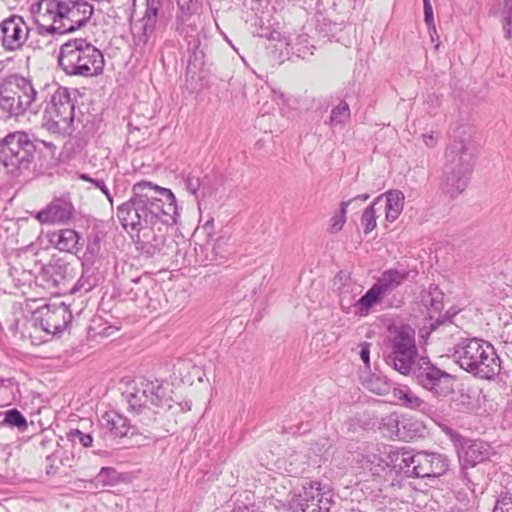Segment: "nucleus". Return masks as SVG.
I'll return each instance as SVG.
<instances>
[{"label":"nucleus","mask_w":512,"mask_h":512,"mask_svg":"<svg viewBox=\"0 0 512 512\" xmlns=\"http://www.w3.org/2000/svg\"><path fill=\"white\" fill-rule=\"evenodd\" d=\"M459 367L475 377L492 379L501 371V361L489 342L477 337H460L451 350Z\"/></svg>","instance_id":"obj_4"},{"label":"nucleus","mask_w":512,"mask_h":512,"mask_svg":"<svg viewBox=\"0 0 512 512\" xmlns=\"http://www.w3.org/2000/svg\"><path fill=\"white\" fill-rule=\"evenodd\" d=\"M3 423L8 425L9 427H16L20 431H25L27 429L26 418L17 409L8 410L5 413V418H4Z\"/></svg>","instance_id":"obj_36"},{"label":"nucleus","mask_w":512,"mask_h":512,"mask_svg":"<svg viewBox=\"0 0 512 512\" xmlns=\"http://www.w3.org/2000/svg\"><path fill=\"white\" fill-rule=\"evenodd\" d=\"M349 118V105L345 101H341L336 107L332 109L329 123L332 126L342 125L346 123Z\"/></svg>","instance_id":"obj_35"},{"label":"nucleus","mask_w":512,"mask_h":512,"mask_svg":"<svg viewBox=\"0 0 512 512\" xmlns=\"http://www.w3.org/2000/svg\"><path fill=\"white\" fill-rule=\"evenodd\" d=\"M412 424L397 413H391L381 419L379 430L381 434L389 439H397L407 441L414 437V433L410 430Z\"/></svg>","instance_id":"obj_21"},{"label":"nucleus","mask_w":512,"mask_h":512,"mask_svg":"<svg viewBox=\"0 0 512 512\" xmlns=\"http://www.w3.org/2000/svg\"><path fill=\"white\" fill-rule=\"evenodd\" d=\"M352 459L356 461L363 469H367L372 473H378V467L383 463L380 456V449L371 443H361L355 450L350 451Z\"/></svg>","instance_id":"obj_24"},{"label":"nucleus","mask_w":512,"mask_h":512,"mask_svg":"<svg viewBox=\"0 0 512 512\" xmlns=\"http://www.w3.org/2000/svg\"><path fill=\"white\" fill-rule=\"evenodd\" d=\"M101 192L106 196V198L109 201V203L111 205H113V197H112L108 187H105V190H102Z\"/></svg>","instance_id":"obj_49"},{"label":"nucleus","mask_w":512,"mask_h":512,"mask_svg":"<svg viewBox=\"0 0 512 512\" xmlns=\"http://www.w3.org/2000/svg\"><path fill=\"white\" fill-rule=\"evenodd\" d=\"M93 10L86 0H40L34 19L42 36L66 34L84 26Z\"/></svg>","instance_id":"obj_2"},{"label":"nucleus","mask_w":512,"mask_h":512,"mask_svg":"<svg viewBox=\"0 0 512 512\" xmlns=\"http://www.w3.org/2000/svg\"><path fill=\"white\" fill-rule=\"evenodd\" d=\"M165 0H147L146 10L144 15L134 21L131 25V32L133 36V44L140 52L147 46L149 40L154 34L156 23L159 16L162 14V8ZM178 5L177 19L181 22L178 30L183 33L184 28L182 24L189 20V18L196 11V0H176Z\"/></svg>","instance_id":"obj_7"},{"label":"nucleus","mask_w":512,"mask_h":512,"mask_svg":"<svg viewBox=\"0 0 512 512\" xmlns=\"http://www.w3.org/2000/svg\"><path fill=\"white\" fill-rule=\"evenodd\" d=\"M70 267L64 261L57 259L44 266L42 276L53 286L62 284L69 275Z\"/></svg>","instance_id":"obj_28"},{"label":"nucleus","mask_w":512,"mask_h":512,"mask_svg":"<svg viewBox=\"0 0 512 512\" xmlns=\"http://www.w3.org/2000/svg\"><path fill=\"white\" fill-rule=\"evenodd\" d=\"M101 192L106 196V198L109 201V203L111 205H113V197H112L108 187H105V190H102Z\"/></svg>","instance_id":"obj_48"},{"label":"nucleus","mask_w":512,"mask_h":512,"mask_svg":"<svg viewBox=\"0 0 512 512\" xmlns=\"http://www.w3.org/2000/svg\"><path fill=\"white\" fill-rule=\"evenodd\" d=\"M422 138H423L424 143L428 147H433L436 144V142H437V140L434 137L433 133L423 134Z\"/></svg>","instance_id":"obj_46"},{"label":"nucleus","mask_w":512,"mask_h":512,"mask_svg":"<svg viewBox=\"0 0 512 512\" xmlns=\"http://www.w3.org/2000/svg\"><path fill=\"white\" fill-rule=\"evenodd\" d=\"M384 195H380L364 210L361 217V225L365 233L371 232L376 227V211L378 206L382 207Z\"/></svg>","instance_id":"obj_33"},{"label":"nucleus","mask_w":512,"mask_h":512,"mask_svg":"<svg viewBox=\"0 0 512 512\" xmlns=\"http://www.w3.org/2000/svg\"><path fill=\"white\" fill-rule=\"evenodd\" d=\"M50 241L58 250L63 252L76 254L80 250V236L73 229H61L54 232Z\"/></svg>","instance_id":"obj_27"},{"label":"nucleus","mask_w":512,"mask_h":512,"mask_svg":"<svg viewBox=\"0 0 512 512\" xmlns=\"http://www.w3.org/2000/svg\"><path fill=\"white\" fill-rule=\"evenodd\" d=\"M145 438L146 439H153V437L151 435H145Z\"/></svg>","instance_id":"obj_52"},{"label":"nucleus","mask_w":512,"mask_h":512,"mask_svg":"<svg viewBox=\"0 0 512 512\" xmlns=\"http://www.w3.org/2000/svg\"><path fill=\"white\" fill-rule=\"evenodd\" d=\"M29 26L19 15H11L0 23V40L5 51L15 52L24 46L29 36Z\"/></svg>","instance_id":"obj_16"},{"label":"nucleus","mask_w":512,"mask_h":512,"mask_svg":"<svg viewBox=\"0 0 512 512\" xmlns=\"http://www.w3.org/2000/svg\"><path fill=\"white\" fill-rule=\"evenodd\" d=\"M424 5V20L425 23L429 28H433L435 30L434 26V17H433V8L430 3V0H423Z\"/></svg>","instance_id":"obj_42"},{"label":"nucleus","mask_w":512,"mask_h":512,"mask_svg":"<svg viewBox=\"0 0 512 512\" xmlns=\"http://www.w3.org/2000/svg\"><path fill=\"white\" fill-rule=\"evenodd\" d=\"M490 13L498 17L502 23L506 39L512 38V0H498Z\"/></svg>","instance_id":"obj_30"},{"label":"nucleus","mask_w":512,"mask_h":512,"mask_svg":"<svg viewBox=\"0 0 512 512\" xmlns=\"http://www.w3.org/2000/svg\"><path fill=\"white\" fill-rule=\"evenodd\" d=\"M410 373L416 383L434 397L445 398L454 391L455 377L437 367L428 357L418 358Z\"/></svg>","instance_id":"obj_10"},{"label":"nucleus","mask_w":512,"mask_h":512,"mask_svg":"<svg viewBox=\"0 0 512 512\" xmlns=\"http://www.w3.org/2000/svg\"><path fill=\"white\" fill-rule=\"evenodd\" d=\"M383 195L385 199L386 220L394 222L403 210L405 196L400 190H389Z\"/></svg>","instance_id":"obj_29"},{"label":"nucleus","mask_w":512,"mask_h":512,"mask_svg":"<svg viewBox=\"0 0 512 512\" xmlns=\"http://www.w3.org/2000/svg\"><path fill=\"white\" fill-rule=\"evenodd\" d=\"M68 435H69V439L73 443H79L83 447H90L92 445L93 438L90 434H85L78 429H74V430H71Z\"/></svg>","instance_id":"obj_38"},{"label":"nucleus","mask_w":512,"mask_h":512,"mask_svg":"<svg viewBox=\"0 0 512 512\" xmlns=\"http://www.w3.org/2000/svg\"><path fill=\"white\" fill-rule=\"evenodd\" d=\"M39 96L31 80L10 75L0 83V113L3 117L24 115L27 111L37 112Z\"/></svg>","instance_id":"obj_6"},{"label":"nucleus","mask_w":512,"mask_h":512,"mask_svg":"<svg viewBox=\"0 0 512 512\" xmlns=\"http://www.w3.org/2000/svg\"><path fill=\"white\" fill-rule=\"evenodd\" d=\"M81 178L83 180L91 182L100 191L105 190V187H107L103 180L93 179V178H90L88 175H85V174L81 175Z\"/></svg>","instance_id":"obj_45"},{"label":"nucleus","mask_w":512,"mask_h":512,"mask_svg":"<svg viewBox=\"0 0 512 512\" xmlns=\"http://www.w3.org/2000/svg\"><path fill=\"white\" fill-rule=\"evenodd\" d=\"M383 297V294L377 289V286L373 284V286L357 300L356 315H367L371 307L379 303Z\"/></svg>","instance_id":"obj_31"},{"label":"nucleus","mask_w":512,"mask_h":512,"mask_svg":"<svg viewBox=\"0 0 512 512\" xmlns=\"http://www.w3.org/2000/svg\"><path fill=\"white\" fill-rule=\"evenodd\" d=\"M295 512H330L332 492L317 481H304L289 502Z\"/></svg>","instance_id":"obj_13"},{"label":"nucleus","mask_w":512,"mask_h":512,"mask_svg":"<svg viewBox=\"0 0 512 512\" xmlns=\"http://www.w3.org/2000/svg\"><path fill=\"white\" fill-rule=\"evenodd\" d=\"M184 184L186 190L198 199V192L200 191L202 185L200 178L195 175L188 174L184 179Z\"/></svg>","instance_id":"obj_39"},{"label":"nucleus","mask_w":512,"mask_h":512,"mask_svg":"<svg viewBox=\"0 0 512 512\" xmlns=\"http://www.w3.org/2000/svg\"><path fill=\"white\" fill-rule=\"evenodd\" d=\"M422 302L424 306L428 309L429 318H430V329L431 331H439L441 335H453L457 330V326L445 318L440 320L439 318L435 321H432L434 318V314H440L444 305H443V293L438 290L437 287L430 289V291L425 292L422 295Z\"/></svg>","instance_id":"obj_17"},{"label":"nucleus","mask_w":512,"mask_h":512,"mask_svg":"<svg viewBox=\"0 0 512 512\" xmlns=\"http://www.w3.org/2000/svg\"><path fill=\"white\" fill-rule=\"evenodd\" d=\"M35 154V141L24 131L9 133L0 140V163L12 176L30 170Z\"/></svg>","instance_id":"obj_8"},{"label":"nucleus","mask_w":512,"mask_h":512,"mask_svg":"<svg viewBox=\"0 0 512 512\" xmlns=\"http://www.w3.org/2000/svg\"><path fill=\"white\" fill-rule=\"evenodd\" d=\"M74 208L65 199H54L45 209L39 211L36 218L43 224L63 223L72 217Z\"/></svg>","instance_id":"obj_22"},{"label":"nucleus","mask_w":512,"mask_h":512,"mask_svg":"<svg viewBox=\"0 0 512 512\" xmlns=\"http://www.w3.org/2000/svg\"><path fill=\"white\" fill-rule=\"evenodd\" d=\"M222 241H225V240H224V238H222V237L217 239V243H218V244H219L220 242H222Z\"/></svg>","instance_id":"obj_51"},{"label":"nucleus","mask_w":512,"mask_h":512,"mask_svg":"<svg viewBox=\"0 0 512 512\" xmlns=\"http://www.w3.org/2000/svg\"><path fill=\"white\" fill-rule=\"evenodd\" d=\"M71 320L72 314L63 302L47 304L34 312V325L49 334L61 333Z\"/></svg>","instance_id":"obj_15"},{"label":"nucleus","mask_w":512,"mask_h":512,"mask_svg":"<svg viewBox=\"0 0 512 512\" xmlns=\"http://www.w3.org/2000/svg\"><path fill=\"white\" fill-rule=\"evenodd\" d=\"M369 198H370V195L366 193V194L358 195V196H356V197H354V198H352L350 200L342 201L341 204H340V212H339V214L333 216V218L331 220L332 221L331 230L333 232H337V231H340L342 229V227L346 223L347 209H348V207L352 203L357 202V201L365 202Z\"/></svg>","instance_id":"obj_32"},{"label":"nucleus","mask_w":512,"mask_h":512,"mask_svg":"<svg viewBox=\"0 0 512 512\" xmlns=\"http://www.w3.org/2000/svg\"><path fill=\"white\" fill-rule=\"evenodd\" d=\"M409 276L406 270L388 269L385 270L374 283L383 296L389 295L397 289Z\"/></svg>","instance_id":"obj_26"},{"label":"nucleus","mask_w":512,"mask_h":512,"mask_svg":"<svg viewBox=\"0 0 512 512\" xmlns=\"http://www.w3.org/2000/svg\"><path fill=\"white\" fill-rule=\"evenodd\" d=\"M360 358L366 367L370 366V344L363 343L360 350Z\"/></svg>","instance_id":"obj_44"},{"label":"nucleus","mask_w":512,"mask_h":512,"mask_svg":"<svg viewBox=\"0 0 512 512\" xmlns=\"http://www.w3.org/2000/svg\"><path fill=\"white\" fill-rule=\"evenodd\" d=\"M418 358L415 344V332L409 326H401L395 332L391 343V352L387 356V364L391 365L402 375H408L413 370Z\"/></svg>","instance_id":"obj_11"},{"label":"nucleus","mask_w":512,"mask_h":512,"mask_svg":"<svg viewBox=\"0 0 512 512\" xmlns=\"http://www.w3.org/2000/svg\"><path fill=\"white\" fill-rule=\"evenodd\" d=\"M58 63L67 75L93 77L103 72L105 60L100 49L86 39L76 38L60 47Z\"/></svg>","instance_id":"obj_5"},{"label":"nucleus","mask_w":512,"mask_h":512,"mask_svg":"<svg viewBox=\"0 0 512 512\" xmlns=\"http://www.w3.org/2000/svg\"><path fill=\"white\" fill-rule=\"evenodd\" d=\"M189 50L192 54L189 57V63L194 66L202 65L204 63V48H201V43L199 40H194L193 42H189Z\"/></svg>","instance_id":"obj_37"},{"label":"nucleus","mask_w":512,"mask_h":512,"mask_svg":"<svg viewBox=\"0 0 512 512\" xmlns=\"http://www.w3.org/2000/svg\"><path fill=\"white\" fill-rule=\"evenodd\" d=\"M117 218L124 229L137 231V247L148 256L167 255L168 232L179 215L170 189L149 181L133 185L132 196L117 207Z\"/></svg>","instance_id":"obj_1"},{"label":"nucleus","mask_w":512,"mask_h":512,"mask_svg":"<svg viewBox=\"0 0 512 512\" xmlns=\"http://www.w3.org/2000/svg\"><path fill=\"white\" fill-rule=\"evenodd\" d=\"M439 426H440L441 430L447 436H449V438L454 442L456 447L460 444V442L464 438L460 434H458L456 431H454L452 428H450L449 426H447L445 424H439Z\"/></svg>","instance_id":"obj_43"},{"label":"nucleus","mask_w":512,"mask_h":512,"mask_svg":"<svg viewBox=\"0 0 512 512\" xmlns=\"http://www.w3.org/2000/svg\"><path fill=\"white\" fill-rule=\"evenodd\" d=\"M129 408L137 414H144L148 419H154L161 409L172 407V398L168 389L159 380L140 381L131 392L126 395Z\"/></svg>","instance_id":"obj_9"},{"label":"nucleus","mask_w":512,"mask_h":512,"mask_svg":"<svg viewBox=\"0 0 512 512\" xmlns=\"http://www.w3.org/2000/svg\"><path fill=\"white\" fill-rule=\"evenodd\" d=\"M393 396L402 407L416 410L427 416L434 414L433 407L408 386L394 388Z\"/></svg>","instance_id":"obj_23"},{"label":"nucleus","mask_w":512,"mask_h":512,"mask_svg":"<svg viewBox=\"0 0 512 512\" xmlns=\"http://www.w3.org/2000/svg\"><path fill=\"white\" fill-rule=\"evenodd\" d=\"M467 467H470L469 465H463V463H461V473H460V477L463 481H465L467 484L470 483V479H469V476H468V472H467Z\"/></svg>","instance_id":"obj_47"},{"label":"nucleus","mask_w":512,"mask_h":512,"mask_svg":"<svg viewBox=\"0 0 512 512\" xmlns=\"http://www.w3.org/2000/svg\"><path fill=\"white\" fill-rule=\"evenodd\" d=\"M99 427L104 437L112 439L124 437L130 430H132V435L135 433V428L130 425L128 419L115 410L106 411L101 416Z\"/></svg>","instance_id":"obj_20"},{"label":"nucleus","mask_w":512,"mask_h":512,"mask_svg":"<svg viewBox=\"0 0 512 512\" xmlns=\"http://www.w3.org/2000/svg\"><path fill=\"white\" fill-rule=\"evenodd\" d=\"M368 388L378 395L385 394L390 389L389 385L378 377L372 378L368 381Z\"/></svg>","instance_id":"obj_40"},{"label":"nucleus","mask_w":512,"mask_h":512,"mask_svg":"<svg viewBox=\"0 0 512 512\" xmlns=\"http://www.w3.org/2000/svg\"><path fill=\"white\" fill-rule=\"evenodd\" d=\"M382 453L385 455L383 463H385L387 467L406 475V470L410 469L412 451L388 446L384 447Z\"/></svg>","instance_id":"obj_25"},{"label":"nucleus","mask_w":512,"mask_h":512,"mask_svg":"<svg viewBox=\"0 0 512 512\" xmlns=\"http://www.w3.org/2000/svg\"><path fill=\"white\" fill-rule=\"evenodd\" d=\"M493 512H512V495L501 496L495 504Z\"/></svg>","instance_id":"obj_41"},{"label":"nucleus","mask_w":512,"mask_h":512,"mask_svg":"<svg viewBox=\"0 0 512 512\" xmlns=\"http://www.w3.org/2000/svg\"><path fill=\"white\" fill-rule=\"evenodd\" d=\"M457 452L460 463L474 467L478 463L489 459L492 448L483 440L463 438L457 446Z\"/></svg>","instance_id":"obj_19"},{"label":"nucleus","mask_w":512,"mask_h":512,"mask_svg":"<svg viewBox=\"0 0 512 512\" xmlns=\"http://www.w3.org/2000/svg\"><path fill=\"white\" fill-rule=\"evenodd\" d=\"M470 127L462 125L452 135L445 152L442 192L451 199L459 196L467 187L473 169V144Z\"/></svg>","instance_id":"obj_3"},{"label":"nucleus","mask_w":512,"mask_h":512,"mask_svg":"<svg viewBox=\"0 0 512 512\" xmlns=\"http://www.w3.org/2000/svg\"><path fill=\"white\" fill-rule=\"evenodd\" d=\"M334 287L339 295L341 310L346 314L356 315L357 300L362 293V286L353 282L347 274L340 272L334 279Z\"/></svg>","instance_id":"obj_18"},{"label":"nucleus","mask_w":512,"mask_h":512,"mask_svg":"<svg viewBox=\"0 0 512 512\" xmlns=\"http://www.w3.org/2000/svg\"><path fill=\"white\" fill-rule=\"evenodd\" d=\"M110 472H115L114 469L112 468H109V467H103L101 468L100 470V473H99V477H102L104 474H108Z\"/></svg>","instance_id":"obj_50"},{"label":"nucleus","mask_w":512,"mask_h":512,"mask_svg":"<svg viewBox=\"0 0 512 512\" xmlns=\"http://www.w3.org/2000/svg\"><path fill=\"white\" fill-rule=\"evenodd\" d=\"M253 34L262 38H266L270 41H279L281 34L270 25H267L265 21L255 16L253 23Z\"/></svg>","instance_id":"obj_34"},{"label":"nucleus","mask_w":512,"mask_h":512,"mask_svg":"<svg viewBox=\"0 0 512 512\" xmlns=\"http://www.w3.org/2000/svg\"><path fill=\"white\" fill-rule=\"evenodd\" d=\"M74 119V103L67 89L58 87L44 109L43 121L49 131L66 132Z\"/></svg>","instance_id":"obj_12"},{"label":"nucleus","mask_w":512,"mask_h":512,"mask_svg":"<svg viewBox=\"0 0 512 512\" xmlns=\"http://www.w3.org/2000/svg\"><path fill=\"white\" fill-rule=\"evenodd\" d=\"M450 467L448 457L442 453L427 451H412L410 469L406 476L415 478H438L444 475Z\"/></svg>","instance_id":"obj_14"}]
</instances>
